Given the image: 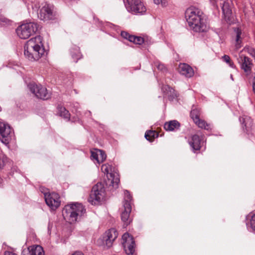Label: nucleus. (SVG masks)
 I'll list each match as a JSON object with an SVG mask.
<instances>
[{"label": "nucleus", "instance_id": "nucleus-1", "mask_svg": "<svg viewBox=\"0 0 255 255\" xmlns=\"http://www.w3.org/2000/svg\"><path fill=\"white\" fill-rule=\"evenodd\" d=\"M185 16L190 29L196 32H205L209 26L204 13L199 8L190 7L186 9Z\"/></svg>", "mask_w": 255, "mask_h": 255}, {"label": "nucleus", "instance_id": "nucleus-2", "mask_svg": "<svg viewBox=\"0 0 255 255\" xmlns=\"http://www.w3.org/2000/svg\"><path fill=\"white\" fill-rule=\"evenodd\" d=\"M25 57L29 60H39L44 54L45 50L42 43V38L38 35L28 40L24 47Z\"/></svg>", "mask_w": 255, "mask_h": 255}, {"label": "nucleus", "instance_id": "nucleus-3", "mask_svg": "<svg viewBox=\"0 0 255 255\" xmlns=\"http://www.w3.org/2000/svg\"><path fill=\"white\" fill-rule=\"evenodd\" d=\"M86 212V210L82 204L76 203L66 205L62 211L64 218H68L69 223L80 222L81 218Z\"/></svg>", "mask_w": 255, "mask_h": 255}, {"label": "nucleus", "instance_id": "nucleus-4", "mask_svg": "<svg viewBox=\"0 0 255 255\" xmlns=\"http://www.w3.org/2000/svg\"><path fill=\"white\" fill-rule=\"evenodd\" d=\"M39 28L37 23L29 22L19 26L16 29V32L20 38L25 39L35 34Z\"/></svg>", "mask_w": 255, "mask_h": 255}, {"label": "nucleus", "instance_id": "nucleus-5", "mask_svg": "<svg viewBox=\"0 0 255 255\" xmlns=\"http://www.w3.org/2000/svg\"><path fill=\"white\" fill-rule=\"evenodd\" d=\"M105 196V189L104 184L99 182L93 187L88 201L92 205H98L104 199Z\"/></svg>", "mask_w": 255, "mask_h": 255}, {"label": "nucleus", "instance_id": "nucleus-6", "mask_svg": "<svg viewBox=\"0 0 255 255\" xmlns=\"http://www.w3.org/2000/svg\"><path fill=\"white\" fill-rule=\"evenodd\" d=\"M125 6L129 12L134 14H143L146 10L141 0H123Z\"/></svg>", "mask_w": 255, "mask_h": 255}, {"label": "nucleus", "instance_id": "nucleus-7", "mask_svg": "<svg viewBox=\"0 0 255 255\" xmlns=\"http://www.w3.org/2000/svg\"><path fill=\"white\" fill-rule=\"evenodd\" d=\"M132 199L130 193L128 190L125 191V197L123 201L124 211L121 213V219L123 222L130 223L132 220L129 217L131 211V205Z\"/></svg>", "mask_w": 255, "mask_h": 255}, {"label": "nucleus", "instance_id": "nucleus-8", "mask_svg": "<svg viewBox=\"0 0 255 255\" xmlns=\"http://www.w3.org/2000/svg\"><path fill=\"white\" fill-rule=\"evenodd\" d=\"M28 88L37 98L46 100L50 98V93L47 92L46 88L41 85H37L35 83H30L28 85Z\"/></svg>", "mask_w": 255, "mask_h": 255}, {"label": "nucleus", "instance_id": "nucleus-9", "mask_svg": "<svg viewBox=\"0 0 255 255\" xmlns=\"http://www.w3.org/2000/svg\"><path fill=\"white\" fill-rule=\"evenodd\" d=\"M38 18L44 21H48L56 18V13L54 11L53 6L49 4L45 3L37 13Z\"/></svg>", "mask_w": 255, "mask_h": 255}, {"label": "nucleus", "instance_id": "nucleus-10", "mask_svg": "<svg viewBox=\"0 0 255 255\" xmlns=\"http://www.w3.org/2000/svg\"><path fill=\"white\" fill-rule=\"evenodd\" d=\"M122 240L123 247L126 254L133 255L135 252V243L132 236L126 233L123 235Z\"/></svg>", "mask_w": 255, "mask_h": 255}, {"label": "nucleus", "instance_id": "nucleus-11", "mask_svg": "<svg viewBox=\"0 0 255 255\" xmlns=\"http://www.w3.org/2000/svg\"><path fill=\"white\" fill-rule=\"evenodd\" d=\"M45 201L51 209L55 210L60 205L59 195L55 192L44 193Z\"/></svg>", "mask_w": 255, "mask_h": 255}, {"label": "nucleus", "instance_id": "nucleus-12", "mask_svg": "<svg viewBox=\"0 0 255 255\" xmlns=\"http://www.w3.org/2000/svg\"><path fill=\"white\" fill-rule=\"evenodd\" d=\"M12 130L9 125L3 122L0 123V140L5 144L9 143L11 139Z\"/></svg>", "mask_w": 255, "mask_h": 255}, {"label": "nucleus", "instance_id": "nucleus-13", "mask_svg": "<svg viewBox=\"0 0 255 255\" xmlns=\"http://www.w3.org/2000/svg\"><path fill=\"white\" fill-rule=\"evenodd\" d=\"M118 236V233L117 230L114 228H111L103 234L101 240L104 245L110 248Z\"/></svg>", "mask_w": 255, "mask_h": 255}, {"label": "nucleus", "instance_id": "nucleus-14", "mask_svg": "<svg viewBox=\"0 0 255 255\" xmlns=\"http://www.w3.org/2000/svg\"><path fill=\"white\" fill-rule=\"evenodd\" d=\"M243 129L247 134L251 133L253 129V121L249 117L245 116L240 119Z\"/></svg>", "mask_w": 255, "mask_h": 255}, {"label": "nucleus", "instance_id": "nucleus-15", "mask_svg": "<svg viewBox=\"0 0 255 255\" xmlns=\"http://www.w3.org/2000/svg\"><path fill=\"white\" fill-rule=\"evenodd\" d=\"M240 63L241 69L244 71L247 76L250 75L253 65L252 59L248 56H244L242 59V62Z\"/></svg>", "mask_w": 255, "mask_h": 255}, {"label": "nucleus", "instance_id": "nucleus-16", "mask_svg": "<svg viewBox=\"0 0 255 255\" xmlns=\"http://www.w3.org/2000/svg\"><path fill=\"white\" fill-rule=\"evenodd\" d=\"M21 255H44V252L40 246L34 245L28 248L27 250H23Z\"/></svg>", "mask_w": 255, "mask_h": 255}, {"label": "nucleus", "instance_id": "nucleus-17", "mask_svg": "<svg viewBox=\"0 0 255 255\" xmlns=\"http://www.w3.org/2000/svg\"><path fill=\"white\" fill-rule=\"evenodd\" d=\"M222 9L224 18L227 23L231 24L233 21V17L232 15V10L230 7V5L228 2L224 1Z\"/></svg>", "mask_w": 255, "mask_h": 255}, {"label": "nucleus", "instance_id": "nucleus-18", "mask_svg": "<svg viewBox=\"0 0 255 255\" xmlns=\"http://www.w3.org/2000/svg\"><path fill=\"white\" fill-rule=\"evenodd\" d=\"M202 140V136H200L197 134L192 135L189 143L194 152L195 151L199 150L201 149V144L203 143Z\"/></svg>", "mask_w": 255, "mask_h": 255}, {"label": "nucleus", "instance_id": "nucleus-19", "mask_svg": "<svg viewBox=\"0 0 255 255\" xmlns=\"http://www.w3.org/2000/svg\"><path fill=\"white\" fill-rule=\"evenodd\" d=\"M179 72L187 78H190L194 75V72L192 68L186 63H180L178 67Z\"/></svg>", "mask_w": 255, "mask_h": 255}, {"label": "nucleus", "instance_id": "nucleus-20", "mask_svg": "<svg viewBox=\"0 0 255 255\" xmlns=\"http://www.w3.org/2000/svg\"><path fill=\"white\" fill-rule=\"evenodd\" d=\"M70 52L72 59L75 62L82 58V55L80 52V48L75 45H73L70 49Z\"/></svg>", "mask_w": 255, "mask_h": 255}, {"label": "nucleus", "instance_id": "nucleus-21", "mask_svg": "<svg viewBox=\"0 0 255 255\" xmlns=\"http://www.w3.org/2000/svg\"><path fill=\"white\" fill-rule=\"evenodd\" d=\"M180 124L176 120H172L166 122L164 125V128L167 131H174L179 129Z\"/></svg>", "mask_w": 255, "mask_h": 255}, {"label": "nucleus", "instance_id": "nucleus-22", "mask_svg": "<svg viewBox=\"0 0 255 255\" xmlns=\"http://www.w3.org/2000/svg\"><path fill=\"white\" fill-rule=\"evenodd\" d=\"M108 181L110 186H112L115 189L118 188L120 183L119 175H116L115 173H110L109 175H108Z\"/></svg>", "mask_w": 255, "mask_h": 255}, {"label": "nucleus", "instance_id": "nucleus-23", "mask_svg": "<svg viewBox=\"0 0 255 255\" xmlns=\"http://www.w3.org/2000/svg\"><path fill=\"white\" fill-rule=\"evenodd\" d=\"M163 89L164 90V93H165L168 96L169 101H173L177 97L176 92L169 86L165 85L163 88Z\"/></svg>", "mask_w": 255, "mask_h": 255}, {"label": "nucleus", "instance_id": "nucleus-24", "mask_svg": "<svg viewBox=\"0 0 255 255\" xmlns=\"http://www.w3.org/2000/svg\"><path fill=\"white\" fill-rule=\"evenodd\" d=\"M59 115L63 117L65 119H67L68 121L70 120V114L66 108L62 106L59 105L57 107Z\"/></svg>", "mask_w": 255, "mask_h": 255}, {"label": "nucleus", "instance_id": "nucleus-25", "mask_svg": "<svg viewBox=\"0 0 255 255\" xmlns=\"http://www.w3.org/2000/svg\"><path fill=\"white\" fill-rule=\"evenodd\" d=\"M158 133L154 130L146 131L145 133V138L150 142H152L154 139L157 137Z\"/></svg>", "mask_w": 255, "mask_h": 255}, {"label": "nucleus", "instance_id": "nucleus-26", "mask_svg": "<svg viewBox=\"0 0 255 255\" xmlns=\"http://www.w3.org/2000/svg\"><path fill=\"white\" fill-rule=\"evenodd\" d=\"M235 31L236 33V47L237 49H239L241 47V42L242 41L241 40V35L242 34V31L239 28H236L235 29Z\"/></svg>", "mask_w": 255, "mask_h": 255}, {"label": "nucleus", "instance_id": "nucleus-27", "mask_svg": "<svg viewBox=\"0 0 255 255\" xmlns=\"http://www.w3.org/2000/svg\"><path fill=\"white\" fill-rule=\"evenodd\" d=\"M199 128H204L206 130H209L210 128V125L208 124L205 121L198 119L194 122Z\"/></svg>", "mask_w": 255, "mask_h": 255}, {"label": "nucleus", "instance_id": "nucleus-28", "mask_svg": "<svg viewBox=\"0 0 255 255\" xmlns=\"http://www.w3.org/2000/svg\"><path fill=\"white\" fill-rule=\"evenodd\" d=\"M9 158L4 154H0V169H3L8 162Z\"/></svg>", "mask_w": 255, "mask_h": 255}, {"label": "nucleus", "instance_id": "nucleus-29", "mask_svg": "<svg viewBox=\"0 0 255 255\" xmlns=\"http://www.w3.org/2000/svg\"><path fill=\"white\" fill-rule=\"evenodd\" d=\"M222 60L229 65V66L233 69H236V66L231 60L230 57L227 55H224L222 57Z\"/></svg>", "mask_w": 255, "mask_h": 255}, {"label": "nucleus", "instance_id": "nucleus-30", "mask_svg": "<svg viewBox=\"0 0 255 255\" xmlns=\"http://www.w3.org/2000/svg\"><path fill=\"white\" fill-rule=\"evenodd\" d=\"M190 117L193 119L194 122L199 119L200 112L197 109H193L190 112Z\"/></svg>", "mask_w": 255, "mask_h": 255}, {"label": "nucleus", "instance_id": "nucleus-31", "mask_svg": "<svg viewBox=\"0 0 255 255\" xmlns=\"http://www.w3.org/2000/svg\"><path fill=\"white\" fill-rule=\"evenodd\" d=\"M144 40L143 38H142L140 36H136L133 35V37L132 38V40H131L130 42H132L135 44L141 45L144 42Z\"/></svg>", "mask_w": 255, "mask_h": 255}, {"label": "nucleus", "instance_id": "nucleus-32", "mask_svg": "<svg viewBox=\"0 0 255 255\" xmlns=\"http://www.w3.org/2000/svg\"><path fill=\"white\" fill-rule=\"evenodd\" d=\"M244 50L247 52L250 56L255 58V49L249 46H246L244 47Z\"/></svg>", "mask_w": 255, "mask_h": 255}, {"label": "nucleus", "instance_id": "nucleus-33", "mask_svg": "<svg viewBox=\"0 0 255 255\" xmlns=\"http://www.w3.org/2000/svg\"><path fill=\"white\" fill-rule=\"evenodd\" d=\"M102 169L103 170V172L107 174V176L108 177V175H109L110 173H112V172H110L112 171V166L108 164H105L102 165Z\"/></svg>", "mask_w": 255, "mask_h": 255}, {"label": "nucleus", "instance_id": "nucleus-34", "mask_svg": "<svg viewBox=\"0 0 255 255\" xmlns=\"http://www.w3.org/2000/svg\"><path fill=\"white\" fill-rule=\"evenodd\" d=\"M99 156V164L104 162L107 157L105 152L102 150H98Z\"/></svg>", "mask_w": 255, "mask_h": 255}, {"label": "nucleus", "instance_id": "nucleus-35", "mask_svg": "<svg viewBox=\"0 0 255 255\" xmlns=\"http://www.w3.org/2000/svg\"><path fill=\"white\" fill-rule=\"evenodd\" d=\"M91 158L92 160H95L99 164V156L98 150L96 152L91 151Z\"/></svg>", "mask_w": 255, "mask_h": 255}, {"label": "nucleus", "instance_id": "nucleus-36", "mask_svg": "<svg viewBox=\"0 0 255 255\" xmlns=\"http://www.w3.org/2000/svg\"><path fill=\"white\" fill-rule=\"evenodd\" d=\"M121 36L123 38L128 39L130 42L132 40V38L133 37V35L129 34L128 32L126 31H122Z\"/></svg>", "mask_w": 255, "mask_h": 255}, {"label": "nucleus", "instance_id": "nucleus-37", "mask_svg": "<svg viewBox=\"0 0 255 255\" xmlns=\"http://www.w3.org/2000/svg\"><path fill=\"white\" fill-rule=\"evenodd\" d=\"M247 219L250 220V223H255V214H250L247 216Z\"/></svg>", "mask_w": 255, "mask_h": 255}, {"label": "nucleus", "instance_id": "nucleus-38", "mask_svg": "<svg viewBox=\"0 0 255 255\" xmlns=\"http://www.w3.org/2000/svg\"><path fill=\"white\" fill-rule=\"evenodd\" d=\"M160 3L163 7L166 6L168 4V1L167 0H160Z\"/></svg>", "mask_w": 255, "mask_h": 255}, {"label": "nucleus", "instance_id": "nucleus-39", "mask_svg": "<svg viewBox=\"0 0 255 255\" xmlns=\"http://www.w3.org/2000/svg\"><path fill=\"white\" fill-rule=\"evenodd\" d=\"M8 21L9 20L7 18L0 16V23L2 22L6 24Z\"/></svg>", "mask_w": 255, "mask_h": 255}, {"label": "nucleus", "instance_id": "nucleus-40", "mask_svg": "<svg viewBox=\"0 0 255 255\" xmlns=\"http://www.w3.org/2000/svg\"><path fill=\"white\" fill-rule=\"evenodd\" d=\"M247 228L249 229V228H251L255 232V224H247Z\"/></svg>", "mask_w": 255, "mask_h": 255}, {"label": "nucleus", "instance_id": "nucleus-41", "mask_svg": "<svg viewBox=\"0 0 255 255\" xmlns=\"http://www.w3.org/2000/svg\"><path fill=\"white\" fill-rule=\"evenodd\" d=\"M253 91L254 93L255 94V76L253 78Z\"/></svg>", "mask_w": 255, "mask_h": 255}, {"label": "nucleus", "instance_id": "nucleus-42", "mask_svg": "<svg viewBox=\"0 0 255 255\" xmlns=\"http://www.w3.org/2000/svg\"><path fill=\"white\" fill-rule=\"evenodd\" d=\"M157 67L158 69L160 70H163L165 69V67L163 64H159Z\"/></svg>", "mask_w": 255, "mask_h": 255}, {"label": "nucleus", "instance_id": "nucleus-43", "mask_svg": "<svg viewBox=\"0 0 255 255\" xmlns=\"http://www.w3.org/2000/svg\"><path fill=\"white\" fill-rule=\"evenodd\" d=\"M53 224H48V232L49 235H50L51 232V230L53 228Z\"/></svg>", "mask_w": 255, "mask_h": 255}, {"label": "nucleus", "instance_id": "nucleus-44", "mask_svg": "<svg viewBox=\"0 0 255 255\" xmlns=\"http://www.w3.org/2000/svg\"><path fill=\"white\" fill-rule=\"evenodd\" d=\"M4 255H17V254L11 252H5Z\"/></svg>", "mask_w": 255, "mask_h": 255}, {"label": "nucleus", "instance_id": "nucleus-45", "mask_svg": "<svg viewBox=\"0 0 255 255\" xmlns=\"http://www.w3.org/2000/svg\"><path fill=\"white\" fill-rule=\"evenodd\" d=\"M71 255H84L81 252L76 251L72 254Z\"/></svg>", "mask_w": 255, "mask_h": 255}, {"label": "nucleus", "instance_id": "nucleus-46", "mask_svg": "<svg viewBox=\"0 0 255 255\" xmlns=\"http://www.w3.org/2000/svg\"><path fill=\"white\" fill-rule=\"evenodd\" d=\"M154 3L156 4H160V0H153Z\"/></svg>", "mask_w": 255, "mask_h": 255}, {"label": "nucleus", "instance_id": "nucleus-47", "mask_svg": "<svg viewBox=\"0 0 255 255\" xmlns=\"http://www.w3.org/2000/svg\"><path fill=\"white\" fill-rule=\"evenodd\" d=\"M66 2H70V3H73V2H75L76 1V0H65Z\"/></svg>", "mask_w": 255, "mask_h": 255}, {"label": "nucleus", "instance_id": "nucleus-48", "mask_svg": "<svg viewBox=\"0 0 255 255\" xmlns=\"http://www.w3.org/2000/svg\"><path fill=\"white\" fill-rule=\"evenodd\" d=\"M210 1L214 4L216 2V0H210Z\"/></svg>", "mask_w": 255, "mask_h": 255}, {"label": "nucleus", "instance_id": "nucleus-49", "mask_svg": "<svg viewBox=\"0 0 255 255\" xmlns=\"http://www.w3.org/2000/svg\"><path fill=\"white\" fill-rule=\"evenodd\" d=\"M230 77H231V79L233 81L234 79H233V75L232 74L230 75Z\"/></svg>", "mask_w": 255, "mask_h": 255}]
</instances>
